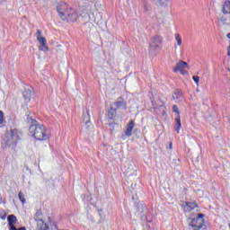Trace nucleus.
I'll return each mask as SVG.
<instances>
[{"label":"nucleus","mask_w":230,"mask_h":230,"mask_svg":"<svg viewBox=\"0 0 230 230\" xmlns=\"http://www.w3.org/2000/svg\"><path fill=\"white\" fill-rule=\"evenodd\" d=\"M27 122L31 123L29 132L35 139H38V141H47V139L49 137L48 129H46V127L37 124V120L33 119L31 112L30 111L27 113Z\"/></svg>","instance_id":"nucleus-1"},{"label":"nucleus","mask_w":230,"mask_h":230,"mask_svg":"<svg viewBox=\"0 0 230 230\" xmlns=\"http://www.w3.org/2000/svg\"><path fill=\"white\" fill-rule=\"evenodd\" d=\"M19 141V135H17V129H11L7 132L2 139L3 148H15Z\"/></svg>","instance_id":"nucleus-2"},{"label":"nucleus","mask_w":230,"mask_h":230,"mask_svg":"<svg viewBox=\"0 0 230 230\" xmlns=\"http://www.w3.org/2000/svg\"><path fill=\"white\" fill-rule=\"evenodd\" d=\"M204 227H206V222L204 221L203 214H199L189 224V230H202Z\"/></svg>","instance_id":"nucleus-3"},{"label":"nucleus","mask_w":230,"mask_h":230,"mask_svg":"<svg viewBox=\"0 0 230 230\" xmlns=\"http://www.w3.org/2000/svg\"><path fill=\"white\" fill-rule=\"evenodd\" d=\"M61 19L66 22H75L78 20V12L73 8H69Z\"/></svg>","instance_id":"nucleus-4"},{"label":"nucleus","mask_w":230,"mask_h":230,"mask_svg":"<svg viewBox=\"0 0 230 230\" xmlns=\"http://www.w3.org/2000/svg\"><path fill=\"white\" fill-rule=\"evenodd\" d=\"M69 11V7H67V4L65 2H60L57 5V12L61 19L64 18L66 13Z\"/></svg>","instance_id":"nucleus-5"},{"label":"nucleus","mask_w":230,"mask_h":230,"mask_svg":"<svg viewBox=\"0 0 230 230\" xmlns=\"http://www.w3.org/2000/svg\"><path fill=\"white\" fill-rule=\"evenodd\" d=\"M186 68H188V63L181 60L176 64L172 71L174 73H181V75H184L186 73Z\"/></svg>","instance_id":"nucleus-6"},{"label":"nucleus","mask_w":230,"mask_h":230,"mask_svg":"<svg viewBox=\"0 0 230 230\" xmlns=\"http://www.w3.org/2000/svg\"><path fill=\"white\" fill-rule=\"evenodd\" d=\"M163 43V37L155 35L150 43V48L153 49H161V44Z\"/></svg>","instance_id":"nucleus-7"},{"label":"nucleus","mask_w":230,"mask_h":230,"mask_svg":"<svg viewBox=\"0 0 230 230\" xmlns=\"http://www.w3.org/2000/svg\"><path fill=\"white\" fill-rule=\"evenodd\" d=\"M172 112H176V114H178L176 118L175 130L177 131V134H179V131L181 130L182 124L181 123V116L179 115V108L177 107V105L172 106Z\"/></svg>","instance_id":"nucleus-8"},{"label":"nucleus","mask_w":230,"mask_h":230,"mask_svg":"<svg viewBox=\"0 0 230 230\" xmlns=\"http://www.w3.org/2000/svg\"><path fill=\"white\" fill-rule=\"evenodd\" d=\"M36 37L40 44H41V46L45 48V51H48L49 49H48V45H46L47 44L46 38L42 37V31L40 30L37 31Z\"/></svg>","instance_id":"nucleus-9"},{"label":"nucleus","mask_w":230,"mask_h":230,"mask_svg":"<svg viewBox=\"0 0 230 230\" xmlns=\"http://www.w3.org/2000/svg\"><path fill=\"white\" fill-rule=\"evenodd\" d=\"M135 126H136V123L134 122V120H130L127 125V128L125 130V136H127L128 137H130V136H132V130H134Z\"/></svg>","instance_id":"nucleus-10"},{"label":"nucleus","mask_w":230,"mask_h":230,"mask_svg":"<svg viewBox=\"0 0 230 230\" xmlns=\"http://www.w3.org/2000/svg\"><path fill=\"white\" fill-rule=\"evenodd\" d=\"M8 224L10 226V230H17V227H15L14 224L17 222V217L13 215H10L7 217Z\"/></svg>","instance_id":"nucleus-11"},{"label":"nucleus","mask_w":230,"mask_h":230,"mask_svg":"<svg viewBox=\"0 0 230 230\" xmlns=\"http://www.w3.org/2000/svg\"><path fill=\"white\" fill-rule=\"evenodd\" d=\"M195 208H199V205L195 202H187L185 206L183 207L184 211H187L190 213V211H193Z\"/></svg>","instance_id":"nucleus-12"},{"label":"nucleus","mask_w":230,"mask_h":230,"mask_svg":"<svg viewBox=\"0 0 230 230\" xmlns=\"http://www.w3.org/2000/svg\"><path fill=\"white\" fill-rule=\"evenodd\" d=\"M23 97L25 102H30L31 100V88H25L23 91Z\"/></svg>","instance_id":"nucleus-13"},{"label":"nucleus","mask_w":230,"mask_h":230,"mask_svg":"<svg viewBox=\"0 0 230 230\" xmlns=\"http://www.w3.org/2000/svg\"><path fill=\"white\" fill-rule=\"evenodd\" d=\"M114 105L117 107V109H121V107H127V102H125V100H123V98L119 97L114 102Z\"/></svg>","instance_id":"nucleus-14"},{"label":"nucleus","mask_w":230,"mask_h":230,"mask_svg":"<svg viewBox=\"0 0 230 230\" xmlns=\"http://www.w3.org/2000/svg\"><path fill=\"white\" fill-rule=\"evenodd\" d=\"M116 110H114L113 108H111L109 111H108V118L110 119H114V118H116Z\"/></svg>","instance_id":"nucleus-15"},{"label":"nucleus","mask_w":230,"mask_h":230,"mask_svg":"<svg viewBox=\"0 0 230 230\" xmlns=\"http://www.w3.org/2000/svg\"><path fill=\"white\" fill-rule=\"evenodd\" d=\"M181 98H182V93H181V91H174L172 93V100H181Z\"/></svg>","instance_id":"nucleus-16"},{"label":"nucleus","mask_w":230,"mask_h":230,"mask_svg":"<svg viewBox=\"0 0 230 230\" xmlns=\"http://www.w3.org/2000/svg\"><path fill=\"white\" fill-rule=\"evenodd\" d=\"M171 0H154L155 4L160 6H166L167 3H170Z\"/></svg>","instance_id":"nucleus-17"},{"label":"nucleus","mask_w":230,"mask_h":230,"mask_svg":"<svg viewBox=\"0 0 230 230\" xmlns=\"http://www.w3.org/2000/svg\"><path fill=\"white\" fill-rule=\"evenodd\" d=\"M175 40L177 42V46H181L182 45V38H181L180 34H175Z\"/></svg>","instance_id":"nucleus-18"},{"label":"nucleus","mask_w":230,"mask_h":230,"mask_svg":"<svg viewBox=\"0 0 230 230\" xmlns=\"http://www.w3.org/2000/svg\"><path fill=\"white\" fill-rule=\"evenodd\" d=\"M87 116L84 118V121L85 125H89L91 123V115H89V111H86Z\"/></svg>","instance_id":"nucleus-19"},{"label":"nucleus","mask_w":230,"mask_h":230,"mask_svg":"<svg viewBox=\"0 0 230 230\" xmlns=\"http://www.w3.org/2000/svg\"><path fill=\"white\" fill-rule=\"evenodd\" d=\"M18 197L22 204H26V199L24 198V193H22V191L19 192Z\"/></svg>","instance_id":"nucleus-20"},{"label":"nucleus","mask_w":230,"mask_h":230,"mask_svg":"<svg viewBox=\"0 0 230 230\" xmlns=\"http://www.w3.org/2000/svg\"><path fill=\"white\" fill-rule=\"evenodd\" d=\"M146 209V207H145L144 205H138L139 213H145Z\"/></svg>","instance_id":"nucleus-21"},{"label":"nucleus","mask_w":230,"mask_h":230,"mask_svg":"<svg viewBox=\"0 0 230 230\" xmlns=\"http://www.w3.org/2000/svg\"><path fill=\"white\" fill-rule=\"evenodd\" d=\"M192 80H194L196 85H199V82L200 81V77L199 75L192 76Z\"/></svg>","instance_id":"nucleus-22"},{"label":"nucleus","mask_w":230,"mask_h":230,"mask_svg":"<svg viewBox=\"0 0 230 230\" xmlns=\"http://www.w3.org/2000/svg\"><path fill=\"white\" fill-rule=\"evenodd\" d=\"M4 122V114L0 111V125Z\"/></svg>","instance_id":"nucleus-23"},{"label":"nucleus","mask_w":230,"mask_h":230,"mask_svg":"<svg viewBox=\"0 0 230 230\" xmlns=\"http://www.w3.org/2000/svg\"><path fill=\"white\" fill-rule=\"evenodd\" d=\"M150 6L148 5V4H144V10H145V12H150Z\"/></svg>","instance_id":"nucleus-24"},{"label":"nucleus","mask_w":230,"mask_h":230,"mask_svg":"<svg viewBox=\"0 0 230 230\" xmlns=\"http://www.w3.org/2000/svg\"><path fill=\"white\" fill-rule=\"evenodd\" d=\"M39 49H40V51H46V48H44V46H40V47H39Z\"/></svg>","instance_id":"nucleus-25"},{"label":"nucleus","mask_w":230,"mask_h":230,"mask_svg":"<svg viewBox=\"0 0 230 230\" xmlns=\"http://www.w3.org/2000/svg\"><path fill=\"white\" fill-rule=\"evenodd\" d=\"M227 56L230 57V46L227 49Z\"/></svg>","instance_id":"nucleus-26"},{"label":"nucleus","mask_w":230,"mask_h":230,"mask_svg":"<svg viewBox=\"0 0 230 230\" xmlns=\"http://www.w3.org/2000/svg\"><path fill=\"white\" fill-rule=\"evenodd\" d=\"M169 148L172 150L173 148V145L172 143L169 144Z\"/></svg>","instance_id":"nucleus-27"},{"label":"nucleus","mask_w":230,"mask_h":230,"mask_svg":"<svg viewBox=\"0 0 230 230\" xmlns=\"http://www.w3.org/2000/svg\"><path fill=\"white\" fill-rule=\"evenodd\" d=\"M16 230H26V227L22 226V227H20V228H16Z\"/></svg>","instance_id":"nucleus-28"},{"label":"nucleus","mask_w":230,"mask_h":230,"mask_svg":"<svg viewBox=\"0 0 230 230\" xmlns=\"http://www.w3.org/2000/svg\"><path fill=\"white\" fill-rule=\"evenodd\" d=\"M36 217H40V211L36 212Z\"/></svg>","instance_id":"nucleus-29"},{"label":"nucleus","mask_w":230,"mask_h":230,"mask_svg":"<svg viewBox=\"0 0 230 230\" xmlns=\"http://www.w3.org/2000/svg\"><path fill=\"white\" fill-rule=\"evenodd\" d=\"M223 12H224V13H227V12H226V9H225V8H223Z\"/></svg>","instance_id":"nucleus-30"}]
</instances>
